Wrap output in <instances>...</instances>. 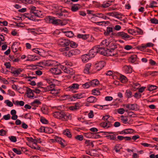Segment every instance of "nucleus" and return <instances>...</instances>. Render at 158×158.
I'll return each instance as SVG.
<instances>
[{
  "instance_id": "f257e3e1",
  "label": "nucleus",
  "mask_w": 158,
  "mask_h": 158,
  "mask_svg": "<svg viewBox=\"0 0 158 158\" xmlns=\"http://www.w3.org/2000/svg\"><path fill=\"white\" fill-rule=\"evenodd\" d=\"M52 115L55 118L64 121L70 120L72 118L71 114L62 111H55L52 113Z\"/></svg>"
},
{
  "instance_id": "f03ea898",
  "label": "nucleus",
  "mask_w": 158,
  "mask_h": 158,
  "mask_svg": "<svg viewBox=\"0 0 158 158\" xmlns=\"http://www.w3.org/2000/svg\"><path fill=\"white\" fill-rule=\"evenodd\" d=\"M59 63L57 61L52 60H44L38 63L37 65L43 67V66L46 67L55 66H58Z\"/></svg>"
},
{
  "instance_id": "7ed1b4c3",
  "label": "nucleus",
  "mask_w": 158,
  "mask_h": 158,
  "mask_svg": "<svg viewBox=\"0 0 158 158\" xmlns=\"http://www.w3.org/2000/svg\"><path fill=\"white\" fill-rule=\"evenodd\" d=\"M27 140L28 142L27 143L28 145L31 148L36 150H39L40 147L37 145L35 139H33L32 137H27Z\"/></svg>"
},
{
  "instance_id": "20e7f679",
  "label": "nucleus",
  "mask_w": 158,
  "mask_h": 158,
  "mask_svg": "<svg viewBox=\"0 0 158 158\" xmlns=\"http://www.w3.org/2000/svg\"><path fill=\"white\" fill-rule=\"evenodd\" d=\"M45 22L48 23H51L54 24L63 25L61 20L56 19L52 16H48L44 19Z\"/></svg>"
},
{
  "instance_id": "39448f33",
  "label": "nucleus",
  "mask_w": 158,
  "mask_h": 158,
  "mask_svg": "<svg viewBox=\"0 0 158 158\" xmlns=\"http://www.w3.org/2000/svg\"><path fill=\"white\" fill-rule=\"evenodd\" d=\"M79 85L77 83H73L69 86L66 89L67 91H71L73 93H75L76 90L79 89Z\"/></svg>"
},
{
  "instance_id": "423d86ee",
  "label": "nucleus",
  "mask_w": 158,
  "mask_h": 158,
  "mask_svg": "<svg viewBox=\"0 0 158 158\" xmlns=\"http://www.w3.org/2000/svg\"><path fill=\"white\" fill-rule=\"evenodd\" d=\"M70 41L68 39H60L58 40V44L62 47L68 46L69 45Z\"/></svg>"
},
{
  "instance_id": "0eeeda50",
  "label": "nucleus",
  "mask_w": 158,
  "mask_h": 158,
  "mask_svg": "<svg viewBox=\"0 0 158 158\" xmlns=\"http://www.w3.org/2000/svg\"><path fill=\"white\" fill-rule=\"evenodd\" d=\"M116 35L118 37H121L125 40L131 39L130 36L123 31L119 32L117 33Z\"/></svg>"
},
{
  "instance_id": "6e6552de",
  "label": "nucleus",
  "mask_w": 158,
  "mask_h": 158,
  "mask_svg": "<svg viewBox=\"0 0 158 158\" xmlns=\"http://www.w3.org/2000/svg\"><path fill=\"white\" fill-rule=\"evenodd\" d=\"M98 46H95L90 50L89 54L91 58L94 57L98 53Z\"/></svg>"
},
{
  "instance_id": "1a4fd4ad",
  "label": "nucleus",
  "mask_w": 158,
  "mask_h": 158,
  "mask_svg": "<svg viewBox=\"0 0 158 158\" xmlns=\"http://www.w3.org/2000/svg\"><path fill=\"white\" fill-rule=\"evenodd\" d=\"M49 71L55 75H59L61 73V71L59 67H53L50 68Z\"/></svg>"
},
{
  "instance_id": "9d476101",
  "label": "nucleus",
  "mask_w": 158,
  "mask_h": 158,
  "mask_svg": "<svg viewBox=\"0 0 158 158\" xmlns=\"http://www.w3.org/2000/svg\"><path fill=\"white\" fill-rule=\"evenodd\" d=\"M106 15L115 17L118 19H120L122 18V15L118 12H108L106 13Z\"/></svg>"
},
{
  "instance_id": "9b49d317",
  "label": "nucleus",
  "mask_w": 158,
  "mask_h": 158,
  "mask_svg": "<svg viewBox=\"0 0 158 158\" xmlns=\"http://www.w3.org/2000/svg\"><path fill=\"white\" fill-rule=\"evenodd\" d=\"M63 63L62 64L60 65V68L65 73L69 74L70 75H73L74 72H73V70L72 69H69L66 68V67L64 66Z\"/></svg>"
},
{
  "instance_id": "f8f14e48",
  "label": "nucleus",
  "mask_w": 158,
  "mask_h": 158,
  "mask_svg": "<svg viewBox=\"0 0 158 158\" xmlns=\"http://www.w3.org/2000/svg\"><path fill=\"white\" fill-rule=\"evenodd\" d=\"M85 96V94L83 93H79L76 94L72 97H71L70 99L71 101H74L77 99H79L81 98H83Z\"/></svg>"
},
{
  "instance_id": "ddd939ff",
  "label": "nucleus",
  "mask_w": 158,
  "mask_h": 158,
  "mask_svg": "<svg viewBox=\"0 0 158 158\" xmlns=\"http://www.w3.org/2000/svg\"><path fill=\"white\" fill-rule=\"evenodd\" d=\"M23 78L25 79L27 81H31L32 79L35 78V75L30 73L27 74H24L23 76Z\"/></svg>"
},
{
  "instance_id": "4468645a",
  "label": "nucleus",
  "mask_w": 158,
  "mask_h": 158,
  "mask_svg": "<svg viewBox=\"0 0 158 158\" xmlns=\"http://www.w3.org/2000/svg\"><path fill=\"white\" fill-rule=\"evenodd\" d=\"M45 80L48 84L51 85V86L55 85L56 84V82H59L56 80L49 77L46 78Z\"/></svg>"
},
{
  "instance_id": "2eb2a0df",
  "label": "nucleus",
  "mask_w": 158,
  "mask_h": 158,
  "mask_svg": "<svg viewBox=\"0 0 158 158\" xmlns=\"http://www.w3.org/2000/svg\"><path fill=\"white\" fill-rule=\"evenodd\" d=\"M105 64L104 61H102L96 64L95 65V67L97 70L99 71L104 67Z\"/></svg>"
},
{
  "instance_id": "dca6fc26",
  "label": "nucleus",
  "mask_w": 158,
  "mask_h": 158,
  "mask_svg": "<svg viewBox=\"0 0 158 158\" xmlns=\"http://www.w3.org/2000/svg\"><path fill=\"white\" fill-rule=\"evenodd\" d=\"M22 69H11V73L13 74L15 76L17 77L23 71Z\"/></svg>"
},
{
  "instance_id": "f3484780",
  "label": "nucleus",
  "mask_w": 158,
  "mask_h": 158,
  "mask_svg": "<svg viewBox=\"0 0 158 158\" xmlns=\"http://www.w3.org/2000/svg\"><path fill=\"white\" fill-rule=\"evenodd\" d=\"M40 57L34 55H28L27 56L26 61H34L36 60H39Z\"/></svg>"
},
{
  "instance_id": "a211bd4d",
  "label": "nucleus",
  "mask_w": 158,
  "mask_h": 158,
  "mask_svg": "<svg viewBox=\"0 0 158 158\" xmlns=\"http://www.w3.org/2000/svg\"><path fill=\"white\" fill-rule=\"evenodd\" d=\"M98 48V53H100L104 56H106L107 53V48H104L102 47H100V46H97Z\"/></svg>"
},
{
  "instance_id": "6ab92c4d",
  "label": "nucleus",
  "mask_w": 158,
  "mask_h": 158,
  "mask_svg": "<svg viewBox=\"0 0 158 158\" xmlns=\"http://www.w3.org/2000/svg\"><path fill=\"white\" fill-rule=\"evenodd\" d=\"M80 106V104L77 102L74 103L73 105L69 106V109L72 111H75L79 109Z\"/></svg>"
},
{
  "instance_id": "aec40b11",
  "label": "nucleus",
  "mask_w": 158,
  "mask_h": 158,
  "mask_svg": "<svg viewBox=\"0 0 158 158\" xmlns=\"http://www.w3.org/2000/svg\"><path fill=\"white\" fill-rule=\"evenodd\" d=\"M126 108L129 110H135L137 109V105L135 104H127L125 105Z\"/></svg>"
},
{
  "instance_id": "412c9836",
  "label": "nucleus",
  "mask_w": 158,
  "mask_h": 158,
  "mask_svg": "<svg viewBox=\"0 0 158 158\" xmlns=\"http://www.w3.org/2000/svg\"><path fill=\"white\" fill-rule=\"evenodd\" d=\"M27 96L29 98H33L34 97V94L32 90L29 88L26 87Z\"/></svg>"
},
{
  "instance_id": "4be33fe9",
  "label": "nucleus",
  "mask_w": 158,
  "mask_h": 158,
  "mask_svg": "<svg viewBox=\"0 0 158 158\" xmlns=\"http://www.w3.org/2000/svg\"><path fill=\"white\" fill-rule=\"evenodd\" d=\"M107 133L110 134L109 135H106L107 139L110 140H116V135L114 133V132H107Z\"/></svg>"
},
{
  "instance_id": "5701e85b",
  "label": "nucleus",
  "mask_w": 158,
  "mask_h": 158,
  "mask_svg": "<svg viewBox=\"0 0 158 158\" xmlns=\"http://www.w3.org/2000/svg\"><path fill=\"white\" fill-rule=\"evenodd\" d=\"M112 43L109 42L108 40H103L100 44V47L103 48H105L108 46H109L110 45H111Z\"/></svg>"
},
{
  "instance_id": "b1692460",
  "label": "nucleus",
  "mask_w": 158,
  "mask_h": 158,
  "mask_svg": "<svg viewBox=\"0 0 158 158\" xmlns=\"http://www.w3.org/2000/svg\"><path fill=\"white\" fill-rule=\"evenodd\" d=\"M107 53L106 56H112L115 55L116 54V52L113 48L111 49H107Z\"/></svg>"
},
{
  "instance_id": "393cba45",
  "label": "nucleus",
  "mask_w": 158,
  "mask_h": 158,
  "mask_svg": "<svg viewBox=\"0 0 158 158\" xmlns=\"http://www.w3.org/2000/svg\"><path fill=\"white\" fill-rule=\"evenodd\" d=\"M91 66V64L90 63L87 64H86L84 69V73L86 74H88L89 73V70Z\"/></svg>"
},
{
  "instance_id": "a878e982",
  "label": "nucleus",
  "mask_w": 158,
  "mask_h": 158,
  "mask_svg": "<svg viewBox=\"0 0 158 158\" xmlns=\"http://www.w3.org/2000/svg\"><path fill=\"white\" fill-rule=\"evenodd\" d=\"M55 140H56V142L58 143L62 146H64V143L65 141L61 138L56 136H55Z\"/></svg>"
},
{
  "instance_id": "bb28decb",
  "label": "nucleus",
  "mask_w": 158,
  "mask_h": 158,
  "mask_svg": "<svg viewBox=\"0 0 158 158\" xmlns=\"http://www.w3.org/2000/svg\"><path fill=\"white\" fill-rule=\"evenodd\" d=\"M62 31L63 33L65 34V35L68 37L71 38L74 35L73 32L71 31H65V30L64 29H62Z\"/></svg>"
},
{
  "instance_id": "cd10ccee",
  "label": "nucleus",
  "mask_w": 158,
  "mask_h": 158,
  "mask_svg": "<svg viewBox=\"0 0 158 158\" xmlns=\"http://www.w3.org/2000/svg\"><path fill=\"white\" fill-rule=\"evenodd\" d=\"M134 130L132 129H125L120 132V134H127L133 133Z\"/></svg>"
},
{
  "instance_id": "c85d7f7f",
  "label": "nucleus",
  "mask_w": 158,
  "mask_h": 158,
  "mask_svg": "<svg viewBox=\"0 0 158 158\" xmlns=\"http://www.w3.org/2000/svg\"><path fill=\"white\" fill-rule=\"evenodd\" d=\"M123 71L126 73H131L132 72V69L131 66L128 65L124 66L123 68Z\"/></svg>"
},
{
  "instance_id": "c756f323",
  "label": "nucleus",
  "mask_w": 158,
  "mask_h": 158,
  "mask_svg": "<svg viewBox=\"0 0 158 158\" xmlns=\"http://www.w3.org/2000/svg\"><path fill=\"white\" fill-rule=\"evenodd\" d=\"M93 15L96 17L105 20L109 19V18L104 15L102 13H97L94 15Z\"/></svg>"
},
{
  "instance_id": "7c9ffc66",
  "label": "nucleus",
  "mask_w": 158,
  "mask_h": 158,
  "mask_svg": "<svg viewBox=\"0 0 158 158\" xmlns=\"http://www.w3.org/2000/svg\"><path fill=\"white\" fill-rule=\"evenodd\" d=\"M55 85H49L47 86V87L43 88L44 91L45 92H50V93L51 91L54 88Z\"/></svg>"
},
{
  "instance_id": "2f4dec72",
  "label": "nucleus",
  "mask_w": 158,
  "mask_h": 158,
  "mask_svg": "<svg viewBox=\"0 0 158 158\" xmlns=\"http://www.w3.org/2000/svg\"><path fill=\"white\" fill-rule=\"evenodd\" d=\"M90 85L92 87H95L99 84V81L97 79H94L90 82Z\"/></svg>"
},
{
  "instance_id": "473e14b6",
  "label": "nucleus",
  "mask_w": 158,
  "mask_h": 158,
  "mask_svg": "<svg viewBox=\"0 0 158 158\" xmlns=\"http://www.w3.org/2000/svg\"><path fill=\"white\" fill-rule=\"evenodd\" d=\"M32 51L35 53L39 54L40 55L42 56V53L44 52L41 49H39L37 48H35L32 49Z\"/></svg>"
},
{
  "instance_id": "72a5a7b5",
  "label": "nucleus",
  "mask_w": 158,
  "mask_h": 158,
  "mask_svg": "<svg viewBox=\"0 0 158 158\" xmlns=\"http://www.w3.org/2000/svg\"><path fill=\"white\" fill-rule=\"evenodd\" d=\"M70 51V54H71V56L78 55L81 53L80 51L77 49H72Z\"/></svg>"
},
{
  "instance_id": "f704fd0d",
  "label": "nucleus",
  "mask_w": 158,
  "mask_h": 158,
  "mask_svg": "<svg viewBox=\"0 0 158 158\" xmlns=\"http://www.w3.org/2000/svg\"><path fill=\"white\" fill-rule=\"evenodd\" d=\"M90 58H91L89 55L85 54L81 56V58L82 61L84 62H88Z\"/></svg>"
},
{
  "instance_id": "c9c22d12",
  "label": "nucleus",
  "mask_w": 158,
  "mask_h": 158,
  "mask_svg": "<svg viewBox=\"0 0 158 158\" xmlns=\"http://www.w3.org/2000/svg\"><path fill=\"white\" fill-rule=\"evenodd\" d=\"M87 101L89 103H94L97 102V99L94 97L90 96L87 98Z\"/></svg>"
},
{
  "instance_id": "e433bc0d",
  "label": "nucleus",
  "mask_w": 158,
  "mask_h": 158,
  "mask_svg": "<svg viewBox=\"0 0 158 158\" xmlns=\"http://www.w3.org/2000/svg\"><path fill=\"white\" fill-rule=\"evenodd\" d=\"M101 126L105 128H108L110 127L111 125L109 121H107L106 122L102 123Z\"/></svg>"
},
{
  "instance_id": "4c0bfd02",
  "label": "nucleus",
  "mask_w": 158,
  "mask_h": 158,
  "mask_svg": "<svg viewBox=\"0 0 158 158\" xmlns=\"http://www.w3.org/2000/svg\"><path fill=\"white\" fill-rule=\"evenodd\" d=\"M111 5V2L110 1L107 2H104L102 4L100 5V6L102 8H106Z\"/></svg>"
},
{
  "instance_id": "58836bf2",
  "label": "nucleus",
  "mask_w": 158,
  "mask_h": 158,
  "mask_svg": "<svg viewBox=\"0 0 158 158\" xmlns=\"http://www.w3.org/2000/svg\"><path fill=\"white\" fill-rule=\"evenodd\" d=\"M118 79L123 83H125L127 82V78L121 74H120L119 75Z\"/></svg>"
},
{
  "instance_id": "ea45409f",
  "label": "nucleus",
  "mask_w": 158,
  "mask_h": 158,
  "mask_svg": "<svg viewBox=\"0 0 158 158\" xmlns=\"http://www.w3.org/2000/svg\"><path fill=\"white\" fill-rule=\"evenodd\" d=\"M18 48L17 43L15 42L14 43L11 47V49L13 52H16L18 50Z\"/></svg>"
},
{
  "instance_id": "a19ab883",
  "label": "nucleus",
  "mask_w": 158,
  "mask_h": 158,
  "mask_svg": "<svg viewBox=\"0 0 158 158\" xmlns=\"http://www.w3.org/2000/svg\"><path fill=\"white\" fill-rule=\"evenodd\" d=\"M77 36L79 38H82L83 40H86L89 37V35L88 34H78Z\"/></svg>"
},
{
  "instance_id": "79ce46f5",
  "label": "nucleus",
  "mask_w": 158,
  "mask_h": 158,
  "mask_svg": "<svg viewBox=\"0 0 158 158\" xmlns=\"http://www.w3.org/2000/svg\"><path fill=\"white\" fill-rule=\"evenodd\" d=\"M40 103V102L39 100L38 99H35L31 103V105L32 106L37 107L38 105Z\"/></svg>"
},
{
  "instance_id": "37998d69",
  "label": "nucleus",
  "mask_w": 158,
  "mask_h": 158,
  "mask_svg": "<svg viewBox=\"0 0 158 158\" xmlns=\"http://www.w3.org/2000/svg\"><path fill=\"white\" fill-rule=\"evenodd\" d=\"M147 48L146 44H143L140 46L138 47V48L139 50L141 51H144L146 48Z\"/></svg>"
},
{
  "instance_id": "c03bdc74",
  "label": "nucleus",
  "mask_w": 158,
  "mask_h": 158,
  "mask_svg": "<svg viewBox=\"0 0 158 158\" xmlns=\"http://www.w3.org/2000/svg\"><path fill=\"white\" fill-rule=\"evenodd\" d=\"M63 133L64 135H66L69 138H71L72 137L70 132L68 129L64 130Z\"/></svg>"
},
{
  "instance_id": "a18cd8bd",
  "label": "nucleus",
  "mask_w": 158,
  "mask_h": 158,
  "mask_svg": "<svg viewBox=\"0 0 158 158\" xmlns=\"http://www.w3.org/2000/svg\"><path fill=\"white\" fill-rule=\"evenodd\" d=\"M121 120L124 124H126L128 123V118L126 116H124L123 115L121 116Z\"/></svg>"
},
{
  "instance_id": "49530a36",
  "label": "nucleus",
  "mask_w": 158,
  "mask_h": 158,
  "mask_svg": "<svg viewBox=\"0 0 158 158\" xmlns=\"http://www.w3.org/2000/svg\"><path fill=\"white\" fill-rule=\"evenodd\" d=\"M41 111L42 113L45 114H47L48 113V108L46 106L43 105L41 108Z\"/></svg>"
},
{
  "instance_id": "de8ad7c7",
  "label": "nucleus",
  "mask_w": 158,
  "mask_h": 158,
  "mask_svg": "<svg viewBox=\"0 0 158 158\" xmlns=\"http://www.w3.org/2000/svg\"><path fill=\"white\" fill-rule=\"evenodd\" d=\"M29 9L30 10V12L33 15L34 14L37 10H36V8L33 6H30L29 7Z\"/></svg>"
},
{
  "instance_id": "09e8293b",
  "label": "nucleus",
  "mask_w": 158,
  "mask_h": 158,
  "mask_svg": "<svg viewBox=\"0 0 158 158\" xmlns=\"http://www.w3.org/2000/svg\"><path fill=\"white\" fill-rule=\"evenodd\" d=\"M85 143L87 146L93 148L94 146L93 142L89 140H86L85 142Z\"/></svg>"
},
{
  "instance_id": "8fccbe9b",
  "label": "nucleus",
  "mask_w": 158,
  "mask_h": 158,
  "mask_svg": "<svg viewBox=\"0 0 158 158\" xmlns=\"http://www.w3.org/2000/svg\"><path fill=\"white\" fill-rule=\"evenodd\" d=\"M80 6L79 5H75L72 6L71 7V10L73 12L77 11L79 9Z\"/></svg>"
},
{
  "instance_id": "3c124183",
  "label": "nucleus",
  "mask_w": 158,
  "mask_h": 158,
  "mask_svg": "<svg viewBox=\"0 0 158 158\" xmlns=\"http://www.w3.org/2000/svg\"><path fill=\"white\" fill-rule=\"evenodd\" d=\"M60 90L59 89H57L54 88L51 91L50 93L55 96L59 93Z\"/></svg>"
},
{
  "instance_id": "603ef678",
  "label": "nucleus",
  "mask_w": 158,
  "mask_h": 158,
  "mask_svg": "<svg viewBox=\"0 0 158 158\" xmlns=\"http://www.w3.org/2000/svg\"><path fill=\"white\" fill-rule=\"evenodd\" d=\"M137 59V56L136 55L131 56L130 58V60L131 63H134Z\"/></svg>"
},
{
  "instance_id": "864d4df0",
  "label": "nucleus",
  "mask_w": 158,
  "mask_h": 158,
  "mask_svg": "<svg viewBox=\"0 0 158 158\" xmlns=\"http://www.w3.org/2000/svg\"><path fill=\"white\" fill-rule=\"evenodd\" d=\"M45 133L48 134H51L53 132V131L52 128L48 127H45Z\"/></svg>"
},
{
  "instance_id": "5fc2aeb1",
  "label": "nucleus",
  "mask_w": 158,
  "mask_h": 158,
  "mask_svg": "<svg viewBox=\"0 0 158 158\" xmlns=\"http://www.w3.org/2000/svg\"><path fill=\"white\" fill-rule=\"evenodd\" d=\"M148 89L150 91H152L156 89L157 86L154 85H149L148 87Z\"/></svg>"
},
{
  "instance_id": "6e6d98bb",
  "label": "nucleus",
  "mask_w": 158,
  "mask_h": 158,
  "mask_svg": "<svg viewBox=\"0 0 158 158\" xmlns=\"http://www.w3.org/2000/svg\"><path fill=\"white\" fill-rule=\"evenodd\" d=\"M140 86V85L138 83H133L132 85L133 90L134 91H135L136 89H139Z\"/></svg>"
},
{
  "instance_id": "4d7b16f0",
  "label": "nucleus",
  "mask_w": 158,
  "mask_h": 158,
  "mask_svg": "<svg viewBox=\"0 0 158 158\" xmlns=\"http://www.w3.org/2000/svg\"><path fill=\"white\" fill-rule=\"evenodd\" d=\"M141 145L144 147L153 148L155 146V145H152L147 143H141Z\"/></svg>"
},
{
  "instance_id": "13d9d810",
  "label": "nucleus",
  "mask_w": 158,
  "mask_h": 158,
  "mask_svg": "<svg viewBox=\"0 0 158 158\" xmlns=\"http://www.w3.org/2000/svg\"><path fill=\"white\" fill-rule=\"evenodd\" d=\"M69 44L70 46L73 48H75L78 46V44H77L73 41H70Z\"/></svg>"
},
{
  "instance_id": "bf43d9fd",
  "label": "nucleus",
  "mask_w": 158,
  "mask_h": 158,
  "mask_svg": "<svg viewBox=\"0 0 158 158\" xmlns=\"http://www.w3.org/2000/svg\"><path fill=\"white\" fill-rule=\"evenodd\" d=\"M125 94L128 98H130L131 97L132 93L130 90L128 89L126 90Z\"/></svg>"
},
{
  "instance_id": "052dcab7",
  "label": "nucleus",
  "mask_w": 158,
  "mask_h": 158,
  "mask_svg": "<svg viewBox=\"0 0 158 158\" xmlns=\"http://www.w3.org/2000/svg\"><path fill=\"white\" fill-rule=\"evenodd\" d=\"M92 94L94 95H98L100 94V92L99 90L94 89L92 90Z\"/></svg>"
},
{
  "instance_id": "680f3d73",
  "label": "nucleus",
  "mask_w": 158,
  "mask_h": 158,
  "mask_svg": "<svg viewBox=\"0 0 158 158\" xmlns=\"http://www.w3.org/2000/svg\"><path fill=\"white\" fill-rule=\"evenodd\" d=\"M136 29L135 30L136 35H142L143 33V31L139 28L136 27Z\"/></svg>"
},
{
  "instance_id": "e2e57ef3",
  "label": "nucleus",
  "mask_w": 158,
  "mask_h": 158,
  "mask_svg": "<svg viewBox=\"0 0 158 158\" xmlns=\"http://www.w3.org/2000/svg\"><path fill=\"white\" fill-rule=\"evenodd\" d=\"M4 103L9 107H12L13 104V103L9 100H6L5 101Z\"/></svg>"
},
{
  "instance_id": "0e129e2a",
  "label": "nucleus",
  "mask_w": 158,
  "mask_h": 158,
  "mask_svg": "<svg viewBox=\"0 0 158 158\" xmlns=\"http://www.w3.org/2000/svg\"><path fill=\"white\" fill-rule=\"evenodd\" d=\"M34 15L38 17H40L42 16V13L41 10H37Z\"/></svg>"
},
{
  "instance_id": "69168bd1",
  "label": "nucleus",
  "mask_w": 158,
  "mask_h": 158,
  "mask_svg": "<svg viewBox=\"0 0 158 158\" xmlns=\"http://www.w3.org/2000/svg\"><path fill=\"white\" fill-rule=\"evenodd\" d=\"M12 151L18 155L21 154L22 153L21 150L19 149L14 148L12 149Z\"/></svg>"
},
{
  "instance_id": "338daca9",
  "label": "nucleus",
  "mask_w": 158,
  "mask_h": 158,
  "mask_svg": "<svg viewBox=\"0 0 158 158\" xmlns=\"http://www.w3.org/2000/svg\"><path fill=\"white\" fill-rule=\"evenodd\" d=\"M70 50L69 51H64L63 52V54L67 57L71 56V54H70Z\"/></svg>"
},
{
  "instance_id": "774afa93",
  "label": "nucleus",
  "mask_w": 158,
  "mask_h": 158,
  "mask_svg": "<svg viewBox=\"0 0 158 158\" xmlns=\"http://www.w3.org/2000/svg\"><path fill=\"white\" fill-rule=\"evenodd\" d=\"M35 16L33 14L31 15V14H29L28 15L27 18H28L32 21H35Z\"/></svg>"
}]
</instances>
